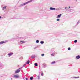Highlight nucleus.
<instances>
[{
	"label": "nucleus",
	"instance_id": "f257e3e1",
	"mask_svg": "<svg viewBox=\"0 0 80 80\" xmlns=\"http://www.w3.org/2000/svg\"><path fill=\"white\" fill-rule=\"evenodd\" d=\"M21 68H20L18 69H17L16 71H15V73H19V72L20 71V69Z\"/></svg>",
	"mask_w": 80,
	"mask_h": 80
},
{
	"label": "nucleus",
	"instance_id": "f03ea898",
	"mask_svg": "<svg viewBox=\"0 0 80 80\" xmlns=\"http://www.w3.org/2000/svg\"><path fill=\"white\" fill-rule=\"evenodd\" d=\"M33 1H34V0H31L27 2L23 3V5H27V4H28V3H30V2H33Z\"/></svg>",
	"mask_w": 80,
	"mask_h": 80
},
{
	"label": "nucleus",
	"instance_id": "7ed1b4c3",
	"mask_svg": "<svg viewBox=\"0 0 80 80\" xmlns=\"http://www.w3.org/2000/svg\"><path fill=\"white\" fill-rule=\"evenodd\" d=\"M7 42V41H1L0 42V45H1V44H3V43H6V42Z\"/></svg>",
	"mask_w": 80,
	"mask_h": 80
},
{
	"label": "nucleus",
	"instance_id": "20e7f679",
	"mask_svg": "<svg viewBox=\"0 0 80 80\" xmlns=\"http://www.w3.org/2000/svg\"><path fill=\"white\" fill-rule=\"evenodd\" d=\"M13 77L15 78H18L19 77V76H18V74H16V75H14L13 76Z\"/></svg>",
	"mask_w": 80,
	"mask_h": 80
},
{
	"label": "nucleus",
	"instance_id": "39448f33",
	"mask_svg": "<svg viewBox=\"0 0 80 80\" xmlns=\"http://www.w3.org/2000/svg\"><path fill=\"white\" fill-rule=\"evenodd\" d=\"M50 9L51 10H55V8H54L51 7L50 8Z\"/></svg>",
	"mask_w": 80,
	"mask_h": 80
},
{
	"label": "nucleus",
	"instance_id": "423d86ee",
	"mask_svg": "<svg viewBox=\"0 0 80 80\" xmlns=\"http://www.w3.org/2000/svg\"><path fill=\"white\" fill-rule=\"evenodd\" d=\"M61 16H62V14H60V15H59L57 16L56 17L57 18H60L61 17Z\"/></svg>",
	"mask_w": 80,
	"mask_h": 80
},
{
	"label": "nucleus",
	"instance_id": "0eeeda50",
	"mask_svg": "<svg viewBox=\"0 0 80 80\" xmlns=\"http://www.w3.org/2000/svg\"><path fill=\"white\" fill-rule=\"evenodd\" d=\"M13 54V53L12 52H10V53L8 54V55L9 56H12Z\"/></svg>",
	"mask_w": 80,
	"mask_h": 80
},
{
	"label": "nucleus",
	"instance_id": "6e6552de",
	"mask_svg": "<svg viewBox=\"0 0 80 80\" xmlns=\"http://www.w3.org/2000/svg\"><path fill=\"white\" fill-rule=\"evenodd\" d=\"M80 58V56H79V55L77 56L76 57V58H77V59H79Z\"/></svg>",
	"mask_w": 80,
	"mask_h": 80
},
{
	"label": "nucleus",
	"instance_id": "1a4fd4ad",
	"mask_svg": "<svg viewBox=\"0 0 80 80\" xmlns=\"http://www.w3.org/2000/svg\"><path fill=\"white\" fill-rule=\"evenodd\" d=\"M31 58H35V55L32 56Z\"/></svg>",
	"mask_w": 80,
	"mask_h": 80
},
{
	"label": "nucleus",
	"instance_id": "9d476101",
	"mask_svg": "<svg viewBox=\"0 0 80 80\" xmlns=\"http://www.w3.org/2000/svg\"><path fill=\"white\" fill-rule=\"evenodd\" d=\"M26 64H29L30 63V61L28 60L27 62H26Z\"/></svg>",
	"mask_w": 80,
	"mask_h": 80
},
{
	"label": "nucleus",
	"instance_id": "9b49d317",
	"mask_svg": "<svg viewBox=\"0 0 80 80\" xmlns=\"http://www.w3.org/2000/svg\"><path fill=\"white\" fill-rule=\"evenodd\" d=\"M43 67L44 68H45V67H46V64H44L43 65Z\"/></svg>",
	"mask_w": 80,
	"mask_h": 80
},
{
	"label": "nucleus",
	"instance_id": "f8f14e48",
	"mask_svg": "<svg viewBox=\"0 0 80 80\" xmlns=\"http://www.w3.org/2000/svg\"><path fill=\"white\" fill-rule=\"evenodd\" d=\"M21 42H22V43H25V42H26V41H21Z\"/></svg>",
	"mask_w": 80,
	"mask_h": 80
},
{
	"label": "nucleus",
	"instance_id": "ddd939ff",
	"mask_svg": "<svg viewBox=\"0 0 80 80\" xmlns=\"http://www.w3.org/2000/svg\"><path fill=\"white\" fill-rule=\"evenodd\" d=\"M40 43H41V44H43L44 43V42L41 41L40 42Z\"/></svg>",
	"mask_w": 80,
	"mask_h": 80
},
{
	"label": "nucleus",
	"instance_id": "4468645a",
	"mask_svg": "<svg viewBox=\"0 0 80 80\" xmlns=\"http://www.w3.org/2000/svg\"><path fill=\"white\" fill-rule=\"evenodd\" d=\"M34 65L36 67L38 66V64H37V63H35Z\"/></svg>",
	"mask_w": 80,
	"mask_h": 80
},
{
	"label": "nucleus",
	"instance_id": "2eb2a0df",
	"mask_svg": "<svg viewBox=\"0 0 80 80\" xmlns=\"http://www.w3.org/2000/svg\"><path fill=\"white\" fill-rule=\"evenodd\" d=\"M36 43H39V41L38 40H37L36 41Z\"/></svg>",
	"mask_w": 80,
	"mask_h": 80
},
{
	"label": "nucleus",
	"instance_id": "dca6fc26",
	"mask_svg": "<svg viewBox=\"0 0 80 80\" xmlns=\"http://www.w3.org/2000/svg\"><path fill=\"white\" fill-rule=\"evenodd\" d=\"M33 77H31L30 78V80H33Z\"/></svg>",
	"mask_w": 80,
	"mask_h": 80
},
{
	"label": "nucleus",
	"instance_id": "f3484780",
	"mask_svg": "<svg viewBox=\"0 0 80 80\" xmlns=\"http://www.w3.org/2000/svg\"><path fill=\"white\" fill-rule=\"evenodd\" d=\"M55 63V61H54V62H52L51 63H52V64H53Z\"/></svg>",
	"mask_w": 80,
	"mask_h": 80
},
{
	"label": "nucleus",
	"instance_id": "a211bd4d",
	"mask_svg": "<svg viewBox=\"0 0 80 80\" xmlns=\"http://www.w3.org/2000/svg\"><path fill=\"white\" fill-rule=\"evenodd\" d=\"M74 78H80V77H75Z\"/></svg>",
	"mask_w": 80,
	"mask_h": 80
},
{
	"label": "nucleus",
	"instance_id": "6ab92c4d",
	"mask_svg": "<svg viewBox=\"0 0 80 80\" xmlns=\"http://www.w3.org/2000/svg\"><path fill=\"white\" fill-rule=\"evenodd\" d=\"M23 5H24L23 4H21L20 5V7H22V6H23Z\"/></svg>",
	"mask_w": 80,
	"mask_h": 80
},
{
	"label": "nucleus",
	"instance_id": "aec40b11",
	"mask_svg": "<svg viewBox=\"0 0 80 80\" xmlns=\"http://www.w3.org/2000/svg\"><path fill=\"white\" fill-rule=\"evenodd\" d=\"M74 43H77V40H75L74 41Z\"/></svg>",
	"mask_w": 80,
	"mask_h": 80
},
{
	"label": "nucleus",
	"instance_id": "412c9836",
	"mask_svg": "<svg viewBox=\"0 0 80 80\" xmlns=\"http://www.w3.org/2000/svg\"><path fill=\"white\" fill-rule=\"evenodd\" d=\"M38 80H40V76H38Z\"/></svg>",
	"mask_w": 80,
	"mask_h": 80
},
{
	"label": "nucleus",
	"instance_id": "4be33fe9",
	"mask_svg": "<svg viewBox=\"0 0 80 80\" xmlns=\"http://www.w3.org/2000/svg\"><path fill=\"white\" fill-rule=\"evenodd\" d=\"M41 75L42 76H43V72L41 74Z\"/></svg>",
	"mask_w": 80,
	"mask_h": 80
},
{
	"label": "nucleus",
	"instance_id": "5701e85b",
	"mask_svg": "<svg viewBox=\"0 0 80 80\" xmlns=\"http://www.w3.org/2000/svg\"><path fill=\"white\" fill-rule=\"evenodd\" d=\"M68 50H71L70 48H68Z\"/></svg>",
	"mask_w": 80,
	"mask_h": 80
},
{
	"label": "nucleus",
	"instance_id": "b1692460",
	"mask_svg": "<svg viewBox=\"0 0 80 80\" xmlns=\"http://www.w3.org/2000/svg\"><path fill=\"white\" fill-rule=\"evenodd\" d=\"M41 56H42V57H43V56H44V54H41Z\"/></svg>",
	"mask_w": 80,
	"mask_h": 80
},
{
	"label": "nucleus",
	"instance_id": "393cba45",
	"mask_svg": "<svg viewBox=\"0 0 80 80\" xmlns=\"http://www.w3.org/2000/svg\"><path fill=\"white\" fill-rule=\"evenodd\" d=\"M6 6H5V7H3V9H5V8H6Z\"/></svg>",
	"mask_w": 80,
	"mask_h": 80
},
{
	"label": "nucleus",
	"instance_id": "a878e982",
	"mask_svg": "<svg viewBox=\"0 0 80 80\" xmlns=\"http://www.w3.org/2000/svg\"><path fill=\"white\" fill-rule=\"evenodd\" d=\"M54 54H51V56H54Z\"/></svg>",
	"mask_w": 80,
	"mask_h": 80
},
{
	"label": "nucleus",
	"instance_id": "bb28decb",
	"mask_svg": "<svg viewBox=\"0 0 80 80\" xmlns=\"http://www.w3.org/2000/svg\"><path fill=\"white\" fill-rule=\"evenodd\" d=\"M57 21H60V19H57Z\"/></svg>",
	"mask_w": 80,
	"mask_h": 80
},
{
	"label": "nucleus",
	"instance_id": "cd10ccee",
	"mask_svg": "<svg viewBox=\"0 0 80 80\" xmlns=\"http://www.w3.org/2000/svg\"><path fill=\"white\" fill-rule=\"evenodd\" d=\"M80 23V21H78V22H77V23L78 24V23Z\"/></svg>",
	"mask_w": 80,
	"mask_h": 80
},
{
	"label": "nucleus",
	"instance_id": "c85d7f7f",
	"mask_svg": "<svg viewBox=\"0 0 80 80\" xmlns=\"http://www.w3.org/2000/svg\"><path fill=\"white\" fill-rule=\"evenodd\" d=\"M25 65H26V64H25L24 65H23V67H25Z\"/></svg>",
	"mask_w": 80,
	"mask_h": 80
},
{
	"label": "nucleus",
	"instance_id": "c756f323",
	"mask_svg": "<svg viewBox=\"0 0 80 80\" xmlns=\"http://www.w3.org/2000/svg\"><path fill=\"white\" fill-rule=\"evenodd\" d=\"M36 48H37V47H36L34 48V49H36Z\"/></svg>",
	"mask_w": 80,
	"mask_h": 80
},
{
	"label": "nucleus",
	"instance_id": "7c9ffc66",
	"mask_svg": "<svg viewBox=\"0 0 80 80\" xmlns=\"http://www.w3.org/2000/svg\"><path fill=\"white\" fill-rule=\"evenodd\" d=\"M26 80H28V79L27 78H26Z\"/></svg>",
	"mask_w": 80,
	"mask_h": 80
},
{
	"label": "nucleus",
	"instance_id": "2f4dec72",
	"mask_svg": "<svg viewBox=\"0 0 80 80\" xmlns=\"http://www.w3.org/2000/svg\"><path fill=\"white\" fill-rule=\"evenodd\" d=\"M65 9H66V8H67L65 7Z\"/></svg>",
	"mask_w": 80,
	"mask_h": 80
},
{
	"label": "nucleus",
	"instance_id": "473e14b6",
	"mask_svg": "<svg viewBox=\"0 0 80 80\" xmlns=\"http://www.w3.org/2000/svg\"><path fill=\"white\" fill-rule=\"evenodd\" d=\"M0 18H2V17H1V16H0Z\"/></svg>",
	"mask_w": 80,
	"mask_h": 80
},
{
	"label": "nucleus",
	"instance_id": "72a5a7b5",
	"mask_svg": "<svg viewBox=\"0 0 80 80\" xmlns=\"http://www.w3.org/2000/svg\"><path fill=\"white\" fill-rule=\"evenodd\" d=\"M69 8H70V7L69 6Z\"/></svg>",
	"mask_w": 80,
	"mask_h": 80
},
{
	"label": "nucleus",
	"instance_id": "f704fd0d",
	"mask_svg": "<svg viewBox=\"0 0 80 80\" xmlns=\"http://www.w3.org/2000/svg\"><path fill=\"white\" fill-rule=\"evenodd\" d=\"M11 80H12V78H11Z\"/></svg>",
	"mask_w": 80,
	"mask_h": 80
}]
</instances>
